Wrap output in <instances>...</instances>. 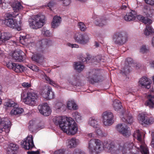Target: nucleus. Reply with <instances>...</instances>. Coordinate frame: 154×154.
Segmentation results:
<instances>
[{"label":"nucleus","mask_w":154,"mask_h":154,"mask_svg":"<svg viewBox=\"0 0 154 154\" xmlns=\"http://www.w3.org/2000/svg\"><path fill=\"white\" fill-rule=\"evenodd\" d=\"M52 120L56 125L58 126L62 131L68 135H74L77 132V125L71 117L66 116H56Z\"/></svg>","instance_id":"obj_1"},{"label":"nucleus","mask_w":154,"mask_h":154,"mask_svg":"<svg viewBox=\"0 0 154 154\" xmlns=\"http://www.w3.org/2000/svg\"><path fill=\"white\" fill-rule=\"evenodd\" d=\"M21 98V100L25 104L30 106H34L36 104L38 97L35 93L32 91H28L27 93H22Z\"/></svg>","instance_id":"obj_2"},{"label":"nucleus","mask_w":154,"mask_h":154,"mask_svg":"<svg viewBox=\"0 0 154 154\" xmlns=\"http://www.w3.org/2000/svg\"><path fill=\"white\" fill-rule=\"evenodd\" d=\"M45 17L44 15L39 14L34 16L32 19L29 20L30 27L33 29H37L41 28L45 23Z\"/></svg>","instance_id":"obj_3"},{"label":"nucleus","mask_w":154,"mask_h":154,"mask_svg":"<svg viewBox=\"0 0 154 154\" xmlns=\"http://www.w3.org/2000/svg\"><path fill=\"white\" fill-rule=\"evenodd\" d=\"M28 67L32 70L37 72V74L38 76L43 79H45L46 82L54 87L58 88H60L61 87L55 81L51 80L48 77L46 76L45 73L42 70H39L37 66L33 65H29Z\"/></svg>","instance_id":"obj_4"},{"label":"nucleus","mask_w":154,"mask_h":154,"mask_svg":"<svg viewBox=\"0 0 154 154\" xmlns=\"http://www.w3.org/2000/svg\"><path fill=\"white\" fill-rule=\"evenodd\" d=\"M143 134L139 130H136L133 134L134 137L137 140L140 142V151L142 154H149L148 148L145 143L142 136Z\"/></svg>","instance_id":"obj_5"},{"label":"nucleus","mask_w":154,"mask_h":154,"mask_svg":"<svg viewBox=\"0 0 154 154\" xmlns=\"http://www.w3.org/2000/svg\"><path fill=\"white\" fill-rule=\"evenodd\" d=\"M12 15L9 13L6 14L5 23L9 27L16 29L18 31L21 29L20 26L21 23V21L18 23L17 20L14 19Z\"/></svg>","instance_id":"obj_6"},{"label":"nucleus","mask_w":154,"mask_h":154,"mask_svg":"<svg viewBox=\"0 0 154 154\" xmlns=\"http://www.w3.org/2000/svg\"><path fill=\"white\" fill-rule=\"evenodd\" d=\"M73 38L75 42L80 44L85 45L89 42L90 38L88 34L79 32L74 33Z\"/></svg>","instance_id":"obj_7"},{"label":"nucleus","mask_w":154,"mask_h":154,"mask_svg":"<svg viewBox=\"0 0 154 154\" xmlns=\"http://www.w3.org/2000/svg\"><path fill=\"white\" fill-rule=\"evenodd\" d=\"M103 122L106 126H109L114 123V115L110 111H106L103 113L101 116Z\"/></svg>","instance_id":"obj_8"},{"label":"nucleus","mask_w":154,"mask_h":154,"mask_svg":"<svg viewBox=\"0 0 154 154\" xmlns=\"http://www.w3.org/2000/svg\"><path fill=\"white\" fill-rule=\"evenodd\" d=\"M40 94L43 98L47 100L53 99L55 97L54 92L51 87L48 86L42 90Z\"/></svg>","instance_id":"obj_9"},{"label":"nucleus","mask_w":154,"mask_h":154,"mask_svg":"<svg viewBox=\"0 0 154 154\" xmlns=\"http://www.w3.org/2000/svg\"><path fill=\"white\" fill-rule=\"evenodd\" d=\"M139 122L141 125H150L154 122V119L153 118H148L146 115L143 112L139 114L137 117Z\"/></svg>","instance_id":"obj_10"},{"label":"nucleus","mask_w":154,"mask_h":154,"mask_svg":"<svg viewBox=\"0 0 154 154\" xmlns=\"http://www.w3.org/2000/svg\"><path fill=\"white\" fill-rule=\"evenodd\" d=\"M124 33L122 31L117 32L114 35L113 41L116 44L122 45L127 40L126 36L123 35Z\"/></svg>","instance_id":"obj_11"},{"label":"nucleus","mask_w":154,"mask_h":154,"mask_svg":"<svg viewBox=\"0 0 154 154\" xmlns=\"http://www.w3.org/2000/svg\"><path fill=\"white\" fill-rule=\"evenodd\" d=\"M21 144L25 149H29L32 148L34 146L32 136L31 135H28L26 138L21 142Z\"/></svg>","instance_id":"obj_12"},{"label":"nucleus","mask_w":154,"mask_h":154,"mask_svg":"<svg viewBox=\"0 0 154 154\" xmlns=\"http://www.w3.org/2000/svg\"><path fill=\"white\" fill-rule=\"evenodd\" d=\"M38 108L41 114L45 116H49L51 112L50 107L46 103L39 105Z\"/></svg>","instance_id":"obj_13"},{"label":"nucleus","mask_w":154,"mask_h":154,"mask_svg":"<svg viewBox=\"0 0 154 154\" xmlns=\"http://www.w3.org/2000/svg\"><path fill=\"white\" fill-rule=\"evenodd\" d=\"M117 130L124 136L128 137L131 134L128 128L124 123L118 125L116 126Z\"/></svg>","instance_id":"obj_14"},{"label":"nucleus","mask_w":154,"mask_h":154,"mask_svg":"<svg viewBox=\"0 0 154 154\" xmlns=\"http://www.w3.org/2000/svg\"><path fill=\"white\" fill-rule=\"evenodd\" d=\"M138 83L141 87L149 89L150 88L151 81L149 79L144 76L140 79Z\"/></svg>","instance_id":"obj_15"},{"label":"nucleus","mask_w":154,"mask_h":154,"mask_svg":"<svg viewBox=\"0 0 154 154\" xmlns=\"http://www.w3.org/2000/svg\"><path fill=\"white\" fill-rule=\"evenodd\" d=\"M97 73L96 70H93L89 73V76L88 77V80L92 84L98 82L100 81L97 75Z\"/></svg>","instance_id":"obj_16"},{"label":"nucleus","mask_w":154,"mask_h":154,"mask_svg":"<svg viewBox=\"0 0 154 154\" xmlns=\"http://www.w3.org/2000/svg\"><path fill=\"white\" fill-rule=\"evenodd\" d=\"M142 12L144 16L151 17L154 14V10L149 6L145 5L143 7Z\"/></svg>","instance_id":"obj_17"},{"label":"nucleus","mask_w":154,"mask_h":154,"mask_svg":"<svg viewBox=\"0 0 154 154\" xmlns=\"http://www.w3.org/2000/svg\"><path fill=\"white\" fill-rule=\"evenodd\" d=\"M2 124H5L4 128L5 133H8L11 125L10 121L7 118H5L2 119L0 117V125Z\"/></svg>","instance_id":"obj_18"},{"label":"nucleus","mask_w":154,"mask_h":154,"mask_svg":"<svg viewBox=\"0 0 154 154\" xmlns=\"http://www.w3.org/2000/svg\"><path fill=\"white\" fill-rule=\"evenodd\" d=\"M99 120L97 118L94 117H90L88 119V124L94 128H98L100 125Z\"/></svg>","instance_id":"obj_19"},{"label":"nucleus","mask_w":154,"mask_h":154,"mask_svg":"<svg viewBox=\"0 0 154 154\" xmlns=\"http://www.w3.org/2000/svg\"><path fill=\"white\" fill-rule=\"evenodd\" d=\"M79 140L75 138H72L68 139L66 142V146L69 148H74L79 143Z\"/></svg>","instance_id":"obj_20"},{"label":"nucleus","mask_w":154,"mask_h":154,"mask_svg":"<svg viewBox=\"0 0 154 154\" xmlns=\"http://www.w3.org/2000/svg\"><path fill=\"white\" fill-rule=\"evenodd\" d=\"M120 117L123 121L128 124L131 123L133 121V118L131 115L129 113L128 114L127 113L124 114L122 112L120 115Z\"/></svg>","instance_id":"obj_21"},{"label":"nucleus","mask_w":154,"mask_h":154,"mask_svg":"<svg viewBox=\"0 0 154 154\" xmlns=\"http://www.w3.org/2000/svg\"><path fill=\"white\" fill-rule=\"evenodd\" d=\"M18 104L16 105L13 107L10 112V114L11 115L19 116L23 113L24 109L21 107H18Z\"/></svg>","instance_id":"obj_22"},{"label":"nucleus","mask_w":154,"mask_h":154,"mask_svg":"<svg viewBox=\"0 0 154 154\" xmlns=\"http://www.w3.org/2000/svg\"><path fill=\"white\" fill-rule=\"evenodd\" d=\"M29 37V35H28L25 36H21L20 37V42L23 44H24L23 43V42H26L28 45V47H30V46L33 47L35 45V43L34 42H31L29 41V40L28 39Z\"/></svg>","instance_id":"obj_23"},{"label":"nucleus","mask_w":154,"mask_h":154,"mask_svg":"<svg viewBox=\"0 0 154 154\" xmlns=\"http://www.w3.org/2000/svg\"><path fill=\"white\" fill-rule=\"evenodd\" d=\"M18 148V146L14 143H10L7 149V154H16L15 151Z\"/></svg>","instance_id":"obj_24"},{"label":"nucleus","mask_w":154,"mask_h":154,"mask_svg":"<svg viewBox=\"0 0 154 154\" xmlns=\"http://www.w3.org/2000/svg\"><path fill=\"white\" fill-rule=\"evenodd\" d=\"M62 21L60 17L58 16H55L53 18L51 23V26L53 28H57L60 24Z\"/></svg>","instance_id":"obj_25"},{"label":"nucleus","mask_w":154,"mask_h":154,"mask_svg":"<svg viewBox=\"0 0 154 154\" xmlns=\"http://www.w3.org/2000/svg\"><path fill=\"white\" fill-rule=\"evenodd\" d=\"M136 17L135 12L132 11L124 17L125 20L127 21H131L134 20L135 19Z\"/></svg>","instance_id":"obj_26"},{"label":"nucleus","mask_w":154,"mask_h":154,"mask_svg":"<svg viewBox=\"0 0 154 154\" xmlns=\"http://www.w3.org/2000/svg\"><path fill=\"white\" fill-rule=\"evenodd\" d=\"M67 108L69 110H76L78 109V106L73 100H70L68 101L67 103Z\"/></svg>","instance_id":"obj_27"},{"label":"nucleus","mask_w":154,"mask_h":154,"mask_svg":"<svg viewBox=\"0 0 154 154\" xmlns=\"http://www.w3.org/2000/svg\"><path fill=\"white\" fill-rule=\"evenodd\" d=\"M144 34L146 36L154 34V29L150 25H146L144 31Z\"/></svg>","instance_id":"obj_28"},{"label":"nucleus","mask_w":154,"mask_h":154,"mask_svg":"<svg viewBox=\"0 0 154 154\" xmlns=\"http://www.w3.org/2000/svg\"><path fill=\"white\" fill-rule=\"evenodd\" d=\"M148 100L146 103L145 105L150 108H153L154 106V97L149 95L148 97Z\"/></svg>","instance_id":"obj_29"},{"label":"nucleus","mask_w":154,"mask_h":154,"mask_svg":"<svg viewBox=\"0 0 154 154\" xmlns=\"http://www.w3.org/2000/svg\"><path fill=\"white\" fill-rule=\"evenodd\" d=\"M95 24L97 26H103L107 23V21L104 18H97L95 20Z\"/></svg>","instance_id":"obj_30"},{"label":"nucleus","mask_w":154,"mask_h":154,"mask_svg":"<svg viewBox=\"0 0 154 154\" xmlns=\"http://www.w3.org/2000/svg\"><path fill=\"white\" fill-rule=\"evenodd\" d=\"M11 37V35L9 33H4L1 34V37L0 40V45L5 41L9 40Z\"/></svg>","instance_id":"obj_31"},{"label":"nucleus","mask_w":154,"mask_h":154,"mask_svg":"<svg viewBox=\"0 0 154 154\" xmlns=\"http://www.w3.org/2000/svg\"><path fill=\"white\" fill-rule=\"evenodd\" d=\"M72 116L73 118L77 122H80L82 120L83 118L81 114L78 112H73Z\"/></svg>","instance_id":"obj_32"},{"label":"nucleus","mask_w":154,"mask_h":154,"mask_svg":"<svg viewBox=\"0 0 154 154\" xmlns=\"http://www.w3.org/2000/svg\"><path fill=\"white\" fill-rule=\"evenodd\" d=\"M112 106L115 110L116 111L119 110L121 109L122 107L120 102L117 100H115L113 101Z\"/></svg>","instance_id":"obj_33"},{"label":"nucleus","mask_w":154,"mask_h":154,"mask_svg":"<svg viewBox=\"0 0 154 154\" xmlns=\"http://www.w3.org/2000/svg\"><path fill=\"white\" fill-rule=\"evenodd\" d=\"M25 69V68L23 66L15 63V65H14L13 70L15 72H23Z\"/></svg>","instance_id":"obj_34"},{"label":"nucleus","mask_w":154,"mask_h":154,"mask_svg":"<svg viewBox=\"0 0 154 154\" xmlns=\"http://www.w3.org/2000/svg\"><path fill=\"white\" fill-rule=\"evenodd\" d=\"M137 18L141 21V22L145 24H150L152 23V20L147 18H145L141 15H139L137 17Z\"/></svg>","instance_id":"obj_35"},{"label":"nucleus","mask_w":154,"mask_h":154,"mask_svg":"<svg viewBox=\"0 0 154 154\" xmlns=\"http://www.w3.org/2000/svg\"><path fill=\"white\" fill-rule=\"evenodd\" d=\"M40 45L41 48L45 46H47L51 44V41L47 39H44L39 41L38 43Z\"/></svg>","instance_id":"obj_36"},{"label":"nucleus","mask_w":154,"mask_h":154,"mask_svg":"<svg viewBox=\"0 0 154 154\" xmlns=\"http://www.w3.org/2000/svg\"><path fill=\"white\" fill-rule=\"evenodd\" d=\"M74 67L75 70L80 72L84 69V66L81 62H75L74 64Z\"/></svg>","instance_id":"obj_37"},{"label":"nucleus","mask_w":154,"mask_h":154,"mask_svg":"<svg viewBox=\"0 0 154 154\" xmlns=\"http://www.w3.org/2000/svg\"><path fill=\"white\" fill-rule=\"evenodd\" d=\"M12 57L14 60L18 62H20L22 59V56L18 51H15L13 53Z\"/></svg>","instance_id":"obj_38"},{"label":"nucleus","mask_w":154,"mask_h":154,"mask_svg":"<svg viewBox=\"0 0 154 154\" xmlns=\"http://www.w3.org/2000/svg\"><path fill=\"white\" fill-rule=\"evenodd\" d=\"M13 9L14 11L17 12L23 8V6L19 2H15L13 5Z\"/></svg>","instance_id":"obj_39"},{"label":"nucleus","mask_w":154,"mask_h":154,"mask_svg":"<svg viewBox=\"0 0 154 154\" xmlns=\"http://www.w3.org/2000/svg\"><path fill=\"white\" fill-rule=\"evenodd\" d=\"M55 107L57 109H59L60 111H64L65 109L66 106L62 103L58 102L56 104Z\"/></svg>","instance_id":"obj_40"},{"label":"nucleus","mask_w":154,"mask_h":154,"mask_svg":"<svg viewBox=\"0 0 154 154\" xmlns=\"http://www.w3.org/2000/svg\"><path fill=\"white\" fill-rule=\"evenodd\" d=\"M42 58V56L39 54H34L32 57V60L36 62H39Z\"/></svg>","instance_id":"obj_41"},{"label":"nucleus","mask_w":154,"mask_h":154,"mask_svg":"<svg viewBox=\"0 0 154 154\" xmlns=\"http://www.w3.org/2000/svg\"><path fill=\"white\" fill-rule=\"evenodd\" d=\"M4 105L5 107L7 108L11 107H13L15 105H16V103H14L13 101L9 100L5 102Z\"/></svg>","instance_id":"obj_42"},{"label":"nucleus","mask_w":154,"mask_h":154,"mask_svg":"<svg viewBox=\"0 0 154 154\" xmlns=\"http://www.w3.org/2000/svg\"><path fill=\"white\" fill-rule=\"evenodd\" d=\"M78 76L72 77L71 79L68 80V82L73 85H76V83L78 82Z\"/></svg>","instance_id":"obj_43"},{"label":"nucleus","mask_w":154,"mask_h":154,"mask_svg":"<svg viewBox=\"0 0 154 154\" xmlns=\"http://www.w3.org/2000/svg\"><path fill=\"white\" fill-rule=\"evenodd\" d=\"M78 26L79 28L82 31H85L87 29V27L83 22H79L78 23Z\"/></svg>","instance_id":"obj_44"},{"label":"nucleus","mask_w":154,"mask_h":154,"mask_svg":"<svg viewBox=\"0 0 154 154\" xmlns=\"http://www.w3.org/2000/svg\"><path fill=\"white\" fill-rule=\"evenodd\" d=\"M148 51V49L147 48V45H143L140 47V52L142 53H146Z\"/></svg>","instance_id":"obj_45"},{"label":"nucleus","mask_w":154,"mask_h":154,"mask_svg":"<svg viewBox=\"0 0 154 154\" xmlns=\"http://www.w3.org/2000/svg\"><path fill=\"white\" fill-rule=\"evenodd\" d=\"M69 154H85V153L84 152L80 149H75Z\"/></svg>","instance_id":"obj_46"},{"label":"nucleus","mask_w":154,"mask_h":154,"mask_svg":"<svg viewBox=\"0 0 154 154\" xmlns=\"http://www.w3.org/2000/svg\"><path fill=\"white\" fill-rule=\"evenodd\" d=\"M94 129L97 135L101 136H103L102 132L100 127V125L98 128H95Z\"/></svg>","instance_id":"obj_47"},{"label":"nucleus","mask_w":154,"mask_h":154,"mask_svg":"<svg viewBox=\"0 0 154 154\" xmlns=\"http://www.w3.org/2000/svg\"><path fill=\"white\" fill-rule=\"evenodd\" d=\"M66 45L72 48H78L79 47V45L76 44H71L70 43H68L66 44Z\"/></svg>","instance_id":"obj_48"},{"label":"nucleus","mask_w":154,"mask_h":154,"mask_svg":"<svg viewBox=\"0 0 154 154\" xmlns=\"http://www.w3.org/2000/svg\"><path fill=\"white\" fill-rule=\"evenodd\" d=\"M35 123V121L34 120H31V121H30L29 123V128L30 130H32V129L34 127Z\"/></svg>","instance_id":"obj_49"},{"label":"nucleus","mask_w":154,"mask_h":154,"mask_svg":"<svg viewBox=\"0 0 154 154\" xmlns=\"http://www.w3.org/2000/svg\"><path fill=\"white\" fill-rule=\"evenodd\" d=\"M42 33L46 36L49 37L52 35L51 33L48 30L44 29V30L42 31Z\"/></svg>","instance_id":"obj_50"},{"label":"nucleus","mask_w":154,"mask_h":154,"mask_svg":"<svg viewBox=\"0 0 154 154\" xmlns=\"http://www.w3.org/2000/svg\"><path fill=\"white\" fill-rule=\"evenodd\" d=\"M22 86L25 88H29L31 86V84L30 83L24 82L22 84Z\"/></svg>","instance_id":"obj_51"},{"label":"nucleus","mask_w":154,"mask_h":154,"mask_svg":"<svg viewBox=\"0 0 154 154\" xmlns=\"http://www.w3.org/2000/svg\"><path fill=\"white\" fill-rule=\"evenodd\" d=\"M6 65L8 68L13 69L14 65H15V63L9 62Z\"/></svg>","instance_id":"obj_52"},{"label":"nucleus","mask_w":154,"mask_h":154,"mask_svg":"<svg viewBox=\"0 0 154 154\" xmlns=\"http://www.w3.org/2000/svg\"><path fill=\"white\" fill-rule=\"evenodd\" d=\"M145 2L151 5H154V0H145Z\"/></svg>","instance_id":"obj_53"},{"label":"nucleus","mask_w":154,"mask_h":154,"mask_svg":"<svg viewBox=\"0 0 154 154\" xmlns=\"http://www.w3.org/2000/svg\"><path fill=\"white\" fill-rule=\"evenodd\" d=\"M5 124H1L0 125V133H2L4 131L5 132L4 128Z\"/></svg>","instance_id":"obj_54"},{"label":"nucleus","mask_w":154,"mask_h":154,"mask_svg":"<svg viewBox=\"0 0 154 154\" xmlns=\"http://www.w3.org/2000/svg\"><path fill=\"white\" fill-rule=\"evenodd\" d=\"M28 154H40L38 150L36 151H29L27 152Z\"/></svg>","instance_id":"obj_55"},{"label":"nucleus","mask_w":154,"mask_h":154,"mask_svg":"<svg viewBox=\"0 0 154 154\" xmlns=\"http://www.w3.org/2000/svg\"><path fill=\"white\" fill-rule=\"evenodd\" d=\"M126 61L129 63H132L133 62L132 59L131 58H128L126 59Z\"/></svg>","instance_id":"obj_56"},{"label":"nucleus","mask_w":154,"mask_h":154,"mask_svg":"<svg viewBox=\"0 0 154 154\" xmlns=\"http://www.w3.org/2000/svg\"><path fill=\"white\" fill-rule=\"evenodd\" d=\"M54 5V3L52 2H49L47 5V6L50 8H51Z\"/></svg>","instance_id":"obj_57"},{"label":"nucleus","mask_w":154,"mask_h":154,"mask_svg":"<svg viewBox=\"0 0 154 154\" xmlns=\"http://www.w3.org/2000/svg\"><path fill=\"white\" fill-rule=\"evenodd\" d=\"M151 145L152 147L154 148V134L152 137V140L151 142Z\"/></svg>","instance_id":"obj_58"},{"label":"nucleus","mask_w":154,"mask_h":154,"mask_svg":"<svg viewBox=\"0 0 154 154\" xmlns=\"http://www.w3.org/2000/svg\"><path fill=\"white\" fill-rule=\"evenodd\" d=\"M88 137H96V136L93 133H91L88 134Z\"/></svg>","instance_id":"obj_59"},{"label":"nucleus","mask_w":154,"mask_h":154,"mask_svg":"<svg viewBox=\"0 0 154 154\" xmlns=\"http://www.w3.org/2000/svg\"><path fill=\"white\" fill-rule=\"evenodd\" d=\"M128 6L127 4L125 3L124 4H123L121 7V9H122L125 10Z\"/></svg>","instance_id":"obj_60"},{"label":"nucleus","mask_w":154,"mask_h":154,"mask_svg":"<svg viewBox=\"0 0 154 154\" xmlns=\"http://www.w3.org/2000/svg\"><path fill=\"white\" fill-rule=\"evenodd\" d=\"M151 44L152 46L154 48V36L152 39L151 41Z\"/></svg>","instance_id":"obj_61"},{"label":"nucleus","mask_w":154,"mask_h":154,"mask_svg":"<svg viewBox=\"0 0 154 154\" xmlns=\"http://www.w3.org/2000/svg\"><path fill=\"white\" fill-rule=\"evenodd\" d=\"M150 65L151 67L154 68V60L150 63Z\"/></svg>","instance_id":"obj_62"},{"label":"nucleus","mask_w":154,"mask_h":154,"mask_svg":"<svg viewBox=\"0 0 154 154\" xmlns=\"http://www.w3.org/2000/svg\"><path fill=\"white\" fill-rule=\"evenodd\" d=\"M122 71L123 72V73H124L125 74H126V73L129 72V71L128 69H123V70H122Z\"/></svg>","instance_id":"obj_63"},{"label":"nucleus","mask_w":154,"mask_h":154,"mask_svg":"<svg viewBox=\"0 0 154 154\" xmlns=\"http://www.w3.org/2000/svg\"><path fill=\"white\" fill-rule=\"evenodd\" d=\"M44 127V124H42V125L41 126L39 125L38 126V128L39 129H42Z\"/></svg>","instance_id":"obj_64"}]
</instances>
